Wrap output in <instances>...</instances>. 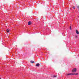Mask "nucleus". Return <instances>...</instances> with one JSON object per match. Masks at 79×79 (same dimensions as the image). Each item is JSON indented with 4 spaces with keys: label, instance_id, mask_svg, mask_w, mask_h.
<instances>
[{
    "label": "nucleus",
    "instance_id": "nucleus-1",
    "mask_svg": "<svg viewBox=\"0 0 79 79\" xmlns=\"http://www.w3.org/2000/svg\"><path fill=\"white\" fill-rule=\"evenodd\" d=\"M77 69L76 68L73 69L72 70V72L73 73H76V72Z\"/></svg>",
    "mask_w": 79,
    "mask_h": 79
},
{
    "label": "nucleus",
    "instance_id": "nucleus-2",
    "mask_svg": "<svg viewBox=\"0 0 79 79\" xmlns=\"http://www.w3.org/2000/svg\"><path fill=\"white\" fill-rule=\"evenodd\" d=\"M6 31L7 32H10V30L9 29H7Z\"/></svg>",
    "mask_w": 79,
    "mask_h": 79
},
{
    "label": "nucleus",
    "instance_id": "nucleus-3",
    "mask_svg": "<svg viewBox=\"0 0 79 79\" xmlns=\"http://www.w3.org/2000/svg\"><path fill=\"white\" fill-rule=\"evenodd\" d=\"M31 24V22L29 21L28 22V25H30Z\"/></svg>",
    "mask_w": 79,
    "mask_h": 79
},
{
    "label": "nucleus",
    "instance_id": "nucleus-4",
    "mask_svg": "<svg viewBox=\"0 0 79 79\" xmlns=\"http://www.w3.org/2000/svg\"><path fill=\"white\" fill-rule=\"evenodd\" d=\"M76 33L77 34H79V32L77 30H76Z\"/></svg>",
    "mask_w": 79,
    "mask_h": 79
},
{
    "label": "nucleus",
    "instance_id": "nucleus-5",
    "mask_svg": "<svg viewBox=\"0 0 79 79\" xmlns=\"http://www.w3.org/2000/svg\"><path fill=\"white\" fill-rule=\"evenodd\" d=\"M67 76H69V75H73V73H69L67 74Z\"/></svg>",
    "mask_w": 79,
    "mask_h": 79
},
{
    "label": "nucleus",
    "instance_id": "nucleus-6",
    "mask_svg": "<svg viewBox=\"0 0 79 79\" xmlns=\"http://www.w3.org/2000/svg\"><path fill=\"white\" fill-rule=\"evenodd\" d=\"M34 63V61L33 60H31V63Z\"/></svg>",
    "mask_w": 79,
    "mask_h": 79
},
{
    "label": "nucleus",
    "instance_id": "nucleus-7",
    "mask_svg": "<svg viewBox=\"0 0 79 79\" xmlns=\"http://www.w3.org/2000/svg\"><path fill=\"white\" fill-rule=\"evenodd\" d=\"M40 65V64H39V63H37L36 64V66H39Z\"/></svg>",
    "mask_w": 79,
    "mask_h": 79
},
{
    "label": "nucleus",
    "instance_id": "nucleus-8",
    "mask_svg": "<svg viewBox=\"0 0 79 79\" xmlns=\"http://www.w3.org/2000/svg\"><path fill=\"white\" fill-rule=\"evenodd\" d=\"M78 73H73L72 75H77Z\"/></svg>",
    "mask_w": 79,
    "mask_h": 79
},
{
    "label": "nucleus",
    "instance_id": "nucleus-9",
    "mask_svg": "<svg viewBox=\"0 0 79 79\" xmlns=\"http://www.w3.org/2000/svg\"><path fill=\"white\" fill-rule=\"evenodd\" d=\"M70 30H71V26H70Z\"/></svg>",
    "mask_w": 79,
    "mask_h": 79
},
{
    "label": "nucleus",
    "instance_id": "nucleus-10",
    "mask_svg": "<svg viewBox=\"0 0 79 79\" xmlns=\"http://www.w3.org/2000/svg\"><path fill=\"white\" fill-rule=\"evenodd\" d=\"M53 77H56V76H55V75H54L53 76Z\"/></svg>",
    "mask_w": 79,
    "mask_h": 79
},
{
    "label": "nucleus",
    "instance_id": "nucleus-11",
    "mask_svg": "<svg viewBox=\"0 0 79 79\" xmlns=\"http://www.w3.org/2000/svg\"><path fill=\"white\" fill-rule=\"evenodd\" d=\"M77 8H79V6H77Z\"/></svg>",
    "mask_w": 79,
    "mask_h": 79
},
{
    "label": "nucleus",
    "instance_id": "nucleus-12",
    "mask_svg": "<svg viewBox=\"0 0 79 79\" xmlns=\"http://www.w3.org/2000/svg\"><path fill=\"white\" fill-rule=\"evenodd\" d=\"M73 9H75V7H74L73 6Z\"/></svg>",
    "mask_w": 79,
    "mask_h": 79
},
{
    "label": "nucleus",
    "instance_id": "nucleus-13",
    "mask_svg": "<svg viewBox=\"0 0 79 79\" xmlns=\"http://www.w3.org/2000/svg\"><path fill=\"white\" fill-rule=\"evenodd\" d=\"M76 37H77V36H76Z\"/></svg>",
    "mask_w": 79,
    "mask_h": 79
},
{
    "label": "nucleus",
    "instance_id": "nucleus-14",
    "mask_svg": "<svg viewBox=\"0 0 79 79\" xmlns=\"http://www.w3.org/2000/svg\"><path fill=\"white\" fill-rule=\"evenodd\" d=\"M0 79H1V78H0Z\"/></svg>",
    "mask_w": 79,
    "mask_h": 79
}]
</instances>
